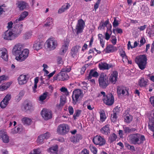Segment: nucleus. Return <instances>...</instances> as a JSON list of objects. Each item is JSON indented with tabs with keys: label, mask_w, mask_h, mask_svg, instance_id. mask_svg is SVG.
<instances>
[{
	"label": "nucleus",
	"mask_w": 154,
	"mask_h": 154,
	"mask_svg": "<svg viewBox=\"0 0 154 154\" xmlns=\"http://www.w3.org/2000/svg\"><path fill=\"white\" fill-rule=\"evenodd\" d=\"M115 48L116 47H114L112 45H109L107 46L104 51L106 53H109L114 52Z\"/></svg>",
	"instance_id": "32"
},
{
	"label": "nucleus",
	"mask_w": 154,
	"mask_h": 154,
	"mask_svg": "<svg viewBox=\"0 0 154 154\" xmlns=\"http://www.w3.org/2000/svg\"><path fill=\"white\" fill-rule=\"evenodd\" d=\"M8 54L7 50L5 48H0V57L5 61L8 60Z\"/></svg>",
	"instance_id": "16"
},
{
	"label": "nucleus",
	"mask_w": 154,
	"mask_h": 154,
	"mask_svg": "<svg viewBox=\"0 0 154 154\" xmlns=\"http://www.w3.org/2000/svg\"><path fill=\"white\" fill-rule=\"evenodd\" d=\"M23 25L22 24L14 25L11 29L17 37L21 33L23 29Z\"/></svg>",
	"instance_id": "10"
},
{
	"label": "nucleus",
	"mask_w": 154,
	"mask_h": 154,
	"mask_svg": "<svg viewBox=\"0 0 154 154\" xmlns=\"http://www.w3.org/2000/svg\"><path fill=\"white\" fill-rule=\"evenodd\" d=\"M47 47L51 50L55 49L57 45V42L54 38H50L46 41Z\"/></svg>",
	"instance_id": "13"
},
{
	"label": "nucleus",
	"mask_w": 154,
	"mask_h": 154,
	"mask_svg": "<svg viewBox=\"0 0 154 154\" xmlns=\"http://www.w3.org/2000/svg\"><path fill=\"white\" fill-rule=\"evenodd\" d=\"M21 109L23 111H32L34 109V107L32 104L30 103H27L23 104L21 107Z\"/></svg>",
	"instance_id": "21"
},
{
	"label": "nucleus",
	"mask_w": 154,
	"mask_h": 154,
	"mask_svg": "<svg viewBox=\"0 0 154 154\" xmlns=\"http://www.w3.org/2000/svg\"><path fill=\"white\" fill-rule=\"evenodd\" d=\"M99 83L100 87L106 88L108 85L107 76L104 74H101L99 79Z\"/></svg>",
	"instance_id": "7"
},
{
	"label": "nucleus",
	"mask_w": 154,
	"mask_h": 154,
	"mask_svg": "<svg viewBox=\"0 0 154 154\" xmlns=\"http://www.w3.org/2000/svg\"><path fill=\"white\" fill-rule=\"evenodd\" d=\"M80 48L81 47L79 46L76 45L72 48L71 54L73 57H74L75 55L78 54V51L80 49Z\"/></svg>",
	"instance_id": "27"
},
{
	"label": "nucleus",
	"mask_w": 154,
	"mask_h": 154,
	"mask_svg": "<svg viewBox=\"0 0 154 154\" xmlns=\"http://www.w3.org/2000/svg\"><path fill=\"white\" fill-rule=\"evenodd\" d=\"M44 138L42 135L39 136L37 140V142L39 144L43 143Z\"/></svg>",
	"instance_id": "50"
},
{
	"label": "nucleus",
	"mask_w": 154,
	"mask_h": 154,
	"mask_svg": "<svg viewBox=\"0 0 154 154\" xmlns=\"http://www.w3.org/2000/svg\"><path fill=\"white\" fill-rule=\"evenodd\" d=\"M123 131L125 134H128L130 133L133 132L136 130L135 128H130L125 126H123Z\"/></svg>",
	"instance_id": "26"
},
{
	"label": "nucleus",
	"mask_w": 154,
	"mask_h": 154,
	"mask_svg": "<svg viewBox=\"0 0 154 154\" xmlns=\"http://www.w3.org/2000/svg\"><path fill=\"white\" fill-rule=\"evenodd\" d=\"M2 36L5 40L8 41L14 40L17 38L11 29L5 32Z\"/></svg>",
	"instance_id": "8"
},
{
	"label": "nucleus",
	"mask_w": 154,
	"mask_h": 154,
	"mask_svg": "<svg viewBox=\"0 0 154 154\" xmlns=\"http://www.w3.org/2000/svg\"><path fill=\"white\" fill-rule=\"evenodd\" d=\"M140 42L139 47H140L146 42V40L144 38L142 37L141 38Z\"/></svg>",
	"instance_id": "60"
},
{
	"label": "nucleus",
	"mask_w": 154,
	"mask_h": 154,
	"mask_svg": "<svg viewBox=\"0 0 154 154\" xmlns=\"http://www.w3.org/2000/svg\"><path fill=\"white\" fill-rule=\"evenodd\" d=\"M138 84L141 87H145L148 85V80H145L144 78L141 77L138 81Z\"/></svg>",
	"instance_id": "23"
},
{
	"label": "nucleus",
	"mask_w": 154,
	"mask_h": 154,
	"mask_svg": "<svg viewBox=\"0 0 154 154\" xmlns=\"http://www.w3.org/2000/svg\"><path fill=\"white\" fill-rule=\"evenodd\" d=\"M1 138H2L3 142L5 143H7L9 141V138L8 135L6 134V133L3 135Z\"/></svg>",
	"instance_id": "41"
},
{
	"label": "nucleus",
	"mask_w": 154,
	"mask_h": 154,
	"mask_svg": "<svg viewBox=\"0 0 154 154\" xmlns=\"http://www.w3.org/2000/svg\"><path fill=\"white\" fill-rule=\"evenodd\" d=\"M44 139H47L51 136V134L49 132H47L42 134Z\"/></svg>",
	"instance_id": "61"
},
{
	"label": "nucleus",
	"mask_w": 154,
	"mask_h": 154,
	"mask_svg": "<svg viewBox=\"0 0 154 154\" xmlns=\"http://www.w3.org/2000/svg\"><path fill=\"white\" fill-rule=\"evenodd\" d=\"M32 119L28 117H24L22 119V123L24 125H29L32 122Z\"/></svg>",
	"instance_id": "33"
},
{
	"label": "nucleus",
	"mask_w": 154,
	"mask_h": 154,
	"mask_svg": "<svg viewBox=\"0 0 154 154\" xmlns=\"http://www.w3.org/2000/svg\"><path fill=\"white\" fill-rule=\"evenodd\" d=\"M109 22V21L108 20H107L104 23L100 24L98 28V29H101L103 27H105L108 24Z\"/></svg>",
	"instance_id": "52"
},
{
	"label": "nucleus",
	"mask_w": 154,
	"mask_h": 154,
	"mask_svg": "<svg viewBox=\"0 0 154 154\" xmlns=\"http://www.w3.org/2000/svg\"><path fill=\"white\" fill-rule=\"evenodd\" d=\"M23 47L22 44L18 43L16 44L12 49L13 54L16 56H17L23 50Z\"/></svg>",
	"instance_id": "14"
},
{
	"label": "nucleus",
	"mask_w": 154,
	"mask_h": 154,
	"mask_svg": "<svg viewBox=\"0 0 154 154\" xmlns=\"http://www.w3.org/2000/svg\"><path fill=\"white\" fill-rule=\"evenodd\" d=\"M70 7V5L69 3H67L66 5H64L60 8L58 11L59 14H61L64 12L66 10L68 9Z\"/></svg>",
	"instance_id": "29"
},
{
	"label": "nucleus",
	"mask_w": 154,
	"mask_h": 154,
	"mask_svg": "<svg viewBox=\"0 0 154 154\" xmlns=\"http://www.w3.org/2000/svg\"><path fill=\"white\" fill-rule=\"evenodd\" d=\"M29 154H41V151L39 149H34L31 151Z\"/></svg>",
	"instance_id": "55"
},
{
	"label": "nucleus",
	"mask_w": 154,
	"mask_h": 154,
	"mask_svg": "<svg viewBox=\"0 0 154 154\" xmlns=\"http://www.w3.org/2000/svg\"><path fill=\"white\" fill-rule=\"evenodd\" d=\"M147 58L144 55H140L136 58L135 61L139 68L141 70L144 69L147 63Z\"/></svg>",
	"instance_id": "2"
},
{
	"label": "nucleus",
	"mask_w": 154,
	"mask_h": 154,
	"mask_svg": "<svg viewBox=\"0 0 154 154\" xmlns=\"http://www.w3.org/2000/svg\"><path fill=\"white\" fill-rule=\"evenodd\" d=\"M69 130V126L66 124H62L60 125L57 129V133L61 135H64L68 132Z\"/></svg>",
	"instance_id": "6"
},
{
	"label": "nucleus",
	"mask_w": 154,
	"mask_h": 154,
	"mask_svg": "<svg viewBox=\"0 0 154 154\" xmlns=\"http://www.w3.org/2000/svg\"><path fill=\"white\" fill-rule=\"evenodd\" d=\"M71 68L70 66H67L64 67L62 68L61 71V72H69L71 70Z\"/></svg>",
	"instance_id": "53"
},
{
	"label": "nucleus",
	"mask_w": 154,
	"mask_h": 154,
	"mask_svg": "<svg viewBox=\"0 0 154 154\" xmlns=\"http://www.w3.org/2000/svg\"><path fill=\"white\" fill-rule=\"evenodd\" d=\"M100 131L103 134L107 135L109 132V128L108 125H105L100 129Z\"/></svg>",
	"instance_id": "30"
},
{
	"label": "nucleus",
	"mask_w": 154,
	"mask_h": 154,
	"mask_svg": "<svg viewBox=\"0 0 154 154\" xmlns=\"http://www.w3.org/2000/svg\"><path fill=\"white\" fill-rule=\"evenodd\" d=\"M29 51L27 49L23 50L20 54L16 57V59L19 61L22 62L25 60L28 57Z\"/></svg>",
	"instance_id": "4"
},
{
	"label": "nucleus",
	"mask_w": 154,
	"mask_h": 154,
	"mask_svg": "<svg viewBox=\"0 0 154 154\" xmlns=\"http://www.w3.org/2000/svg\"><path fill=\"white\" fill-rule=\"evenodd\" d=\"M117 93L118 94H122L124 96H128L129 94L128 92V89L126 87L124 86L119 87L117 89Z\"/></svg>",
	"instance_id": "17"
},
{
	"label": "nucleus",
	"mask_w": 154,
	"mask_h": 154,
	"mask_svg": "<svg viewBox=\"0 0 154 154\" xmlns=\"http://www.w3.org/2000/svg\"><path fill=\"white\" fill-rule=\"evenodd\" d=\"M69 78V76L66 72H60L56 76H54V80L60 81H64L67 80Z\"/></svg>",
	"instance_id": "15"
},
{
	"label": "nucleus",
	"mask_w": 154,
	"mask_h": 154,
	"mask_svg": "<svg viewBox=\"0 0 154 154\" xmlns=\"http://www.w3.org/2000/svg\"><path fill=\"white\" fill-rule=\"evenodd\" d=\"M66 103V99L65 97H61L60 98V105L63 106Z\"/></svg>",
	"instance_id": "58"
},
{
	"label": "nucleus",
	"mask_w": 154,
	"mask_h": 154,
	"mask_svg": "<svg viewBox=\"0 0 154 154\" xmlns=\"http://www.w3.org/2000/svg\"><path fill=\"white\" fill-rule=\"evenodd\" d=\"M48 94V92H45L41 95L39 97V100L42 101L44 100L46 98Z\"/></svg>",
	"instance_id": "51"
},
{
	"label": "nucleus",
	"mask_w": 154,
	"mask_h": 154,
	"mask_svg": "<svg viewBox=\"0 0 154 154\" xmlns=\"http://www.w3.org/2000/svg\"><path fill=\"white\" fill-rule=\"evenodd\" d=\"M90 149L94 154H96L97 152V148L94 146L91 145L89 147Z\"/></svg>",
	"instance_id": "54"
},
{
	"label": "nucleus",
	"mask_w": 154,
	"mask_h": 154,
	"mask_svg": "<svg viewBox=\"0 0 154 154\" xmlns=\"http://www.w3.org/2000/svg\"><path fill=\"white\" fill-rule=\"evenodd\" d=\"M10 86V84L9 83L2 84L0 85V90L2 91L5 90L8 88Z\"/></svg>",
	"instance_id": "43"
},
{
	"label": "nucleus",
	"mask_w": 154,
	"mask_h": 154,
	"mask_svg": "<svg viewBox=\"0 0 154 154\" xmlns=\"http://www.w3.org/2000/svg\"><path fill=\"white\" fill-rule=\"evenodd\" d=\"M120 54L121 56L122 57L123 59L125 60H128V57L126 55L125 52L123 50H121L120 51Z\"/></svg>",
	"instance_id": "48"
},
{
	"label": "nucleus",
	"mask_w": 154,
	"mask_h": 154,
	"mask_svg": "<svg viewBox=\"0 0 154 154\" xmlns=\"http://www.w3.org/2000/svg\"><path fill=\"white\" fill-rule=\"evenodd\" d=\"M58 146L57 145L54 146H53L50 147L48 149V151L49 152L56 154L57 152Z\"/></svg>",
	"instance_id": "36"
},
{
	"label": "nucleus",
	"mask_w": 154,
	"mask_h": 154,
	"mask_svg": "<svg viewBox=\"0 0 154 154\" xmlns=\"http://www.w3.org/2000/svg\"><path fill=\"white\" fill-rule=\"evenodd\" d=\"M82 97V93L81 90L79 89L75 90L73 92L72 96V103L74 105L79 100L80 98Z\"/></svg>",
	"instance_id": "5"
},
{
	"label": "nucleus",
	"mask_w": 154,
	"mask_h": 154,
	"mask_svg": "<svg viewBox=\"0 0 154 154\" xmlns=\"http://www.w3.org/2000/svg\"><path fill=\"white\" fill-rule=\"evenodd\" d=\"M79 154H89V151L86 149H84Z\"/></svg>",
	"instance_id": "64"
},
{
	"label": "nucleus",
	"mask_w": 154,
	"mask_h": 154,
	"mask_svg": "<svg viewBox=\"0 0 154 154\" xmlns=\"http://www.w3.org/2000/svg\"><path fill=\"white\" fill-rule=\"evenodd\" d=\"M27 4L24 2H19L18 4V7L21 10H22L26 8Z\"/></svg>",
	"instance_id": "38"
},
{
	"label": "nucleus",
	"mask_w": 154,
	"mask_h": 154,
	"mask_svg": "<svg viewBox=\"0 0 154 154\" xmlns=\"http://www.w3.org/2000/svg\"><path fill=\"white\" fill-rule=\"evenodd\" d=\"M8 103V102L3 99V100L1 102L0 106L2 108H5L6 107Z\"/></svg>",
	"instance_id": "49"
},
{
	"label": "nucleus",
	"mask_w": 154,
	"mask_h": 154,
	"mask_svg": "<svg viewBox=\"0 0 154 154\" xmlns=\"http://www.w3.org/2000/svg\"><path fill=\"white\" fill-rule=\"evenodd\" d=\"M13 23L11 21H10L8 23V26H7V28L9 29H12L13 27Z\"/></svg>",
	"instance_id": "62"
},
{
	"label": "nucleus",
	"mask_w": 154,
	"mask_h": 154,
	"mask_svg": "<svg viewBox=\"0 0 154 154\" xmlns=\"http://www.w3.org/2000/svg\"><path fill=\"white\" fill-rule=\"evenodd\" d=\"M11 98V96L10 94H7L3 99L4 100L9 103V101Z\"/></svg>",
	"instance_id": "59"
},
{
	"label": "nucleus",
	"mask_w": 154,
	"mask_h": 154,
	"mask_svg": "<svg viewBox=\"0 0 154 154\" xmlns=\"http://www.w3.org/2000/svg\"><path fill=\"white\" fill-rule=\"evenodd\" d=\"M41 115L44 120H47L52 118V113L50 110L44 108L41 111Z\"/></svg>",
	"instance_id": "9"
},
{
	"label": "nucleus",
	"mask_w": 154,
	"mask_h": 154,
	"mask_svg": "<svg viewBox=\"0 0 154 154\" xmlns=\"http://www.w3.org/2000/svg\"><path fill=\"white\" fill-rule=\"evenodd\" d=\"M94 143L99 146H102L104 145L106 141L104 138L99 135H96L94 137L93 140Z\"/></svg>",
	"instance_id": "11"
},
{
	"label": "nucleus",
	"mask_w": 154,
	"mask_h": 154,
	"mask_svg": "<svg viewBox=\"0 0 154 154\" xmlns=\"http://www.w3.org/2000/svg\"><path fill=\"white\" fill-rule=\"evenodd\" d=\"M24 91H21L16 97L17 101H19L21 99V97L24 95Z\"/></svg>",
	"instance_id": "45"
},
{
	"label": "nucleus",
	"mask_w": 154,
	"mask_h": 154,
	"mask_svg": "<svg viewBox=\"0 0 154 154\" xmlns=\"http://www.w3.org/2000/svg\"><path fill=\"white\" fill-rule=\"evenodd\" d=\"M112 40L111 42L113 45H115L116 43L117 39L116 37L115 36H112Z\"/></svg>",
	"instance_id": "63"
},
{
	"label": "nucleus",
	"mask_w": 154,
	"mask_h": 154,
	"mask_svg": "<svg viewBox=\"0 0 154 154\" xmlns=\"http://www.w3.org/2000/svg\"><path fill=\"white\" fill-rule=\"evenodd\" d=\"M115 113L113 112V114H111V121L113 122L116 121L117 118V116L118 115Z\"/></svg>",
	"instance_id": "46"
},
{
	"label": "nucleus",
	"mask_w": 154,
	"mask_h": 154,
	"mask_svg": "<svg viewBox=\"0 0 154 154\" xmlns=\"http://www.w3.org/2000/svg\"><path fill=\"white\" fill-rule=\"evenodd\" d=\"M60 90L61 92L64 93L66 95H68L69 94L67 89L64 87H62L60 89Z\"/></svg>",
	"instance_id": "57"
},
{
	"label": "nucleus",
	"mask_w": 154,
	"mask_h": 154,
	"mask_svg": "<svg viewBox=\"0 0 154 154\" xmlns=\"http://www.w3.org/2000/svg\"><path fill=\"white\" fill-rule=\"evenodd\" d=\"M42 43L39 42H35L33 44V48L34 50H38L42 48Z\"/></svg>",
	"instance_id": "34"
},
{
	"label": "nucleus",
	"mask_w": 154,
	"mask_h": 154,
	"mask_svg": "<svg viewBox=\"0 0 154 154\" xmlns=\"http://www.w3.org/2000/svg\"><path fill=\"white\" fill-rule=\"evenodd\" d=\"M129 141L134 145H140L143 143L145 140V137L138 133L132 134L129 136Z\"/></svg>",
	"instance_id": "1"
},
{
	"label": "nucleus",
	"mask_w": 154,
	"mask_h": 154,
	"mask_svg": "<svg viewBox=\"0 0 154 154\" xmlns=\"http://www.w3.org/2000/svg\"><path fill=\"white\" fill-rule=\"evenodd\" d=\"M85 25V22L82 19H80L78 20L75 26L77 34H78L82 32Z\"/></svg>",
	"instance_id": "12"
},
{
	"label": "nucleus",
	"mask_w": 154,
	"mask_h": 154,
	"mask_svg": "<svg viewBox=\"0 0 154 154\" xmlns=\"http://www.w3.org/2000/svg\"><path fill=\"white\" fill-rule=\"evenodd\" d=\"M117 136L115 134H112L109 139V141L110 143H112L115 141L117 139Z\"/></svg>",
	"instance_id": "44"
},
{
	"label": "nucleus",
	"mask_w": 154,
	"mask_h": 154,
	"mask_svg": "<svg viewBox=\"0 0 154 154\" xmlns=\"http://www.w3.org/2000/svg\"><path fill=\"white\" fill-rule=\"evenodd\" d=\"M98 39L100 40V44L103 48L104 47L105 41L103 40V36L102 34H99L98 35Z\"/></svg>",
	"instance_id": "37"
},
{
	"label": "nucleus",
	"mask_w": 154,
	"mask_h": 154,
	"mask_svg": "<svg viewBox=\"0 0 154 154\" xmlns=\"http://www.w3.org/2000/svg\"><path fill=\"white\" fill-rule=\"evenodd\" d=\"M121 108L118 106H116L114 109L113 112L114 113H116L115 114L119 115V113L121 112V110L120 109Z\"/></svg>",
	"instance_id": "47"
},
{
	"label": "nucleus",
	"mask_w": 154,
	"mask_h": 154,
	"mask_svg": "<svg viewBox=\"0 0 154 154\" xmlns=\"http://www.w3.org/2000/svg\"><path fill=\"white\" fill-rule=\"evenodd\" d=\"M133 119V117L129 114H127L125 116V122L129 124L131 122Z\"/></svg>",
	"instance_id": "35"
},
{
	"label": "nucleus",
	"mask_w": 154,
	"mask_h": 154,
	"mask_svg": "<svg viewBox=\"0 0 154 154\" xmlns=\"http://www.w3.org/2000/svg\"><path fill=\"white\" fill-rule=\"evenodd\" d=\"M100 94L103 95V100L104 103L108 106L112 105L114 102V97L112 94H108L105 96V93L102 91Z\"/></svg>",
	"instance_id": "3"
},
{
	"label": "nucleus",
	"mask_w": 154,
	"mask_h": 154,
	"mask_svg": "<svg viewBox=\"0 0 154 154\" xmlns=\"http://www.w3.org/2000/svg\"><path fill=\"white\" fill-rule=\"evenodd\" d=\"M82 138V135L79 134H76L72 138V141L73 143H76L79 141Z\"/></svg>",
	"instance_id": "39"
},
{
	"label": "nucleus",
	"mask_w": 154,
	"mask_h": 154,
	"mask_svg": "<svg viewBox=\"0 0 154 154\" xmlns=\"http://www.w3.org/2000/svg\"><path fill=\"white\" fill-rule=\"evenodd\" d=\"M24 130V128L21 125H18L17 127H15L11 130V133L13 134H17L22 132Z\"/></svg>",
	"instance_id": "22"
},
{
	"label": "nucleus",
	"mask_w": 154,
	"mask_h": 154,
	"mask_svg": "<svg viewBox=\"0 0 154 154\" xmlns=\"http://www.w3.org/2000/svg\"><path fill=\"white\" fill-rule=\"evenodd\" d=\"M81 112V111L79 110H77L75 112L73 116V117L74 119H76L77 117H78L79 116Z\"/></svg>",
	"instance_id": "56"
},
{
	"label": "nucleus",
	"mask_w": 154,
	"mask_h": 154,
	"mask_svg": "<svg viewBox=\"0 0 154 154\" xmlns=\"http://www.w3.org/2000/svg\"><path fill=\"white\" fill-rule=\"evenodd\" d=\"M99 112L100 114L101 120L102 122L104 121L106 119V115L104 111L103 110H101Z\"/></svg>",
	"instance_id": "42"
},
{
	"label": "nucleus",
	"mask_w": 154,
	"mask_h": 154,
	"mask_svg": "<svg viewBox=\"0 0 154 154\" xmlns=\"http://www.w3.org/2000/svg\"><path fill=\"white\" fill-rule=\"evenodd\" d=\"M99 66L100 69L102 70L108 69L113 66L112 64L109 65L105 63H101L100 64H99Z\"/></svg>",
	"instance_id": "24"
},
{
	"label": "nucleus",
	"mask_w": 154,
	"mask_h": 154,
	"mask_svg": "<svg viewBox=\"0 0 154 154\" xmlns=\"http://www.w3.org/2000/svg\"><path fill=\"white\" fill-rule=\"evenodd\" d=\"M69 43V40L66 39L64 41L59 52L60 55H63L66 52L68 49Z\"/></svg>",
	"instance_id": "18"
},
{
	"label": "nucleus",
	"mask_w": 154,
	"mask_h": 154,
	"mask_svg": "<svg viewBox=\"0 0 154 154\" xmlns=\"http://www.w3.org/2000/svg\"><path fill=\"white\" fill-rule=\"evenodd\" d=\"M28 80V78L25 75H21L18 77V80L19 84L20 85L25 84Z\"/></svg>",
	"instance_id": "20"
},
{
	"label": "nucleus",
	"mask_w": 154,
	"mask_h": 154,
	"mask_svg": "<svg viewBox=\"0 0 154 154\" xmlns=\"http://www.w3.org/2000/svg\"><path fill=\"white\" fill-rule=\"evenodd\" d=\"M118 76V73L117 71H113L109 77V80L110 82L113 84H115L117 81Z\"/></svg>",
	"instance_id": "19"
},
{
	"label": "nucleus",
	"mask_w": 154,
	"mask_h": 154,
	"mask_svg": "<svg viewBox=\"0 0 154 154\" xmlns=\"http://www.w3.org/2000/svg\"><path fill=\"white\" fill-rule=\"evenodd\" d=\"M45 26L46 27L51 26L53 25V20L51 17L48 18L45 20Z\"/></svg>",
	"instance_id": "31"
},
{
	"label": "nucleus",
	"mask_w": 154,
	"mask_h": 154,
	"mask_svg": "<svg viewBox=\"0 0 154 154\" xmlns=\"http://www.w3.org/2000/svg\"><path fill=\"white\" fill-rule=\"evenodd\" d=\"M28 13L27 11H25L22 12L20 15L19 17L16 19V22L21 21L24 20V19L28 15Z\"/></svg>",
	"instance_id": "25"
},
{
	"label": "nucleus",
	"mask_w": 154,
	"mask_h": 154,
	"mask_svg": "<svg viewBox=\"0 0 154 154\" xmlns=\"http://www.w3.org/2000/svg\"><path fill=\"white\" fill-rule=\"evenodd\" d=\"M32 35V32L31 31L27 32L23 35V38L25 39H28L31 38Z\"/></svg>",
	"instance_id": "40"
},
{
	"label": "nucleus",
	"mask_w": 154,
	"mask_h": 154,
	"mask_svg": "<svg viewBox=\"0 0 154 154\" xmlns=\"http://www.w3.org/2000/svg\"><path fill=\"white\" fill-rule=\"evenodd\" d=\"M98 75V73L96 71L92 69L90 72L89 76L88 77V79H91L92 77H97Z\"/></svg>",
	"instance_id": "28"
}]
</instances>
